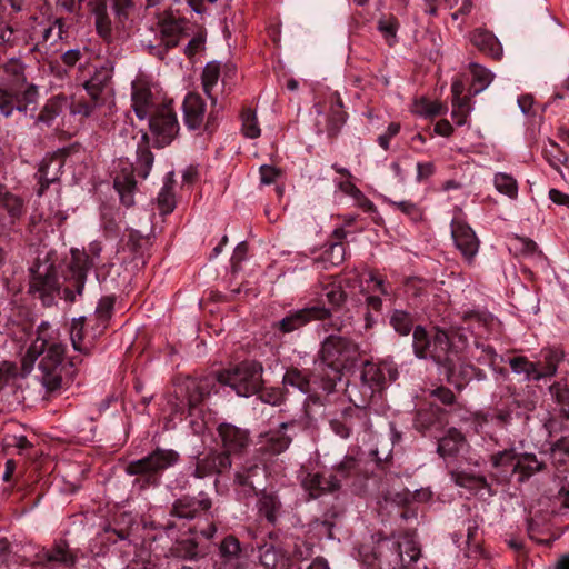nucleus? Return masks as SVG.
Returning <instances> with one entry per match:
<instances>
[{"label":"nucleus","mask_w":569,"mask_h":569,"mask_svg":"<svg viewBox=\"0 0 569 569\" xmlns=\"http://www.w3.org/2000/svg\"><path fill=\"white\" fill-rule=\"evenodd\" d=\"M420 557V548L409 538L403 542L382 539L377 542L371 556L365 557L370 569H402Z\"/></svg>","instance_id":"f257e3e1"},{"label":"nucleus","mask_w":569,"mask_h":569,"mask_svg":"<svg viewBox=\"0 0 569 569\" xmlns=\"http://www.w3.org/2000/svg\"><path fill=\"white\" fill-rule=\"evenodd\" d=\"M179 459L178 452L171 449H156L147 457L129 462L126 467L128 475L138 476L136 480L140 488L157 486L163 470L173 466Z\"/></svg>","instance_id":"f03ea898"},{"label":"nucleus","mask_w":569,"mask_h":569,"mask_svg":"<svg viewBox=\"0 0 569 569\" xmlns=\"http://www.w3.org/2000/svg\"><path fill=\"white\" fill-rule=\"evenodd\" d=\"M222 383L229 385L239 396L257 393L262 385V366L256 360L246 359L219 375Z\"/></svg>","instance_id":"7ed1b4c3"},{"label":"nucleus","mask_w":569,"mask_h":569,"mask_svg":"<svg viewBox=\"0 0 569 569\" xmlns=\"http://www.w3.org/2000/svg\"><path fill=\"white\" fill-rule=\"evenodd\" d=\"M39 98L38 88L34 84L22 87L0 84V113L9 118L14 111L27 113L36 109Z\"/></svg>","instance_id":"20e7f679"},{"label":"nucleus","mask_w":569,"mask_h":569,"mask_svg":"<svg viewBox=\"0 0 569 569\" xmlns=\"http://www.w3.org/2000/svg\"><path fill=\"white\" fill-rule=\"evenodd\" d=\"M149 127L159 147L169 144L179 131V124L171 106L163 104L149 117Z\"/></svg>","instance_id":"39448f33"},{"label":"nucleus","mask_w":569,"mask_h":569,"mask_svg":"<svg viewBox=\"0 0 569 569\" xmlns=\"http://www.w3.org/2000/svg\"><path fill=\"white\" fill-rule=\"evenodd\" d=\"M93 257L88 253H73L67 276V287L63 289L64 299L73 302L76 295H81L84 288L87 273L93 266Z\"/></svg>","instance_id":"423d86ee"},{"label":"nucleus","mask_w":569,"mask_h":569,"mask_svg":"<svg viewBox=\"0 0 569 569\" xmlns=\"http://www.w3.org/2000/svg\"><path fill=\"white\" fill-rule=\"evenodd\" d=\"M0 210L6 211L4 217L0 216V236L9 231L26 213L23 199L12 193L3 183H0Z\"/></svg>","instance_id":"0eeeda50"},{"label":"nucleus","mask_w":569,"mask_h":569,"mask_svg":"<svg viewBox=\"0 0 569 569\" xmlns=\"http://www.w3.org/2000/svg\"><path fill=\"white\" fill-rule=\"evenodd\" d=\"M398 371L393 362L389 359L370 358L362 363L361 379L370 386H379L386 381H395Z\"/></svg>","instance_id":"6e6552de"},{"label":"nucleus","mask_w":569,"mask_h":569,"mask_svg":"<svg viewBox=\"0 0 569 569\" xmlns=\"http://www.w3.org/2000/svg\"><path fill=\"white\" fill-rule=\"evenodd\" d=\"M67 358H41L38 363L37 378L48 390H56L61 387L63 377L69 373ZM70 367L72 362H68Z\"/></svg>","instance_id":"1a4fd4ad"},{"label":"nucleus","mask_w":569,"mask_h":569,"mask_svg":"<svg viewBox=\"0 0 569 569\" xmlns=\"http://www.w3.org/2000/svg\"><path fill=\"white\" fill-rule=\"evenodd\" d=\"M231 459L227 453H222L216 449L198 456L191 475L198 479H202L213 475H220L231 468Z\"/></svg>","instance_id":"9d476101"},{"label":"nucleus","mask_w":569,"mask_h":569,"mask_svg":"<svg viewBox=\"0 0 569 569\" xmlns=\"http://www.w3.org/2000/svg\"><path fill=\"white\" fill-rule=\"evenodd\" d=\"M451 237L466 261L471 263L478 253L480 244L475 231L465 222L453 219L451 222Z\"/></svg>","instance_id":"9b49d317"},{"label":"nucleus","mask_w":569,"mask_h":569,"mask_svg":"<svg viewBox=\"0 0 569 569\" xmlns=\"http://www.w3.org/2000/svg\"><path fill=\"white\" fill-rule=\"evenodd\" d=\"M302 487L310 498L316 499L340 490L341 480L333 472H309L302 480Z\"/></svg>","instance_id":"f8f14e48"},{"label":"nucleus","mask_w":569,"mask_h":569,"mask_svg":"<svg viewBox=\"0 0 569 569\" xmlns=\"http://www.w3.org/2000/svg\"><path fill=\"white\" fill-rule=\"evenodd\" d=\"M218 436L223 448V451L221 452L227 453L229 458L231 455L241 453L248 447L250 441L247 430L226 422L219 425Z\"/></svg>","instance_id":"ddd939ff"},{"label":"nucleus","mask_w":569,"mask_h":569,"mask_svg":"<svg viewBox=\"0 0 569 569\" xmlns=\"http://www.w3.org/2000/svg\"><path fill=\"white\" fill-rule=\"evenodd\" d=\"M330 317V311L325 307H309L303 308L300 310H297L295 312L289 313L287 317L281 319L278 322V328L284 332L289 333L292 332L305 325H307L309 321L316 319V320H322Z\"/></svg>","instance_id":"4468645a"},{"label":"nucleus","mask_w":569,"mask_h":569,"mask_svg":"<svg viewBox=\"0 0 569 569\" xmlns=\"http://www.w3.org/2000/svg\"><path fill=\"white\" fill-rule=\"evenodd\" d=\"M440 373L449 383L461 388L465 381L473 376V368L467 365L462 358H436Z\"/></svg>","instance_id":"2eb2a0df"},{"label":"nucleus","mask_w":569,"mask_h":569,"mask_svg":"<svg viewBox=\"0 0 569 569\" xmlns=\"http://www.w3.org/2000/svg\"><path fill=\"white\" fill-rule=\"evenodd\" d=\"M91 12L94 17L96 31L106 42H111L114 36L126 26H118L117 18L111 19L106 1L97 0L92 4Z\"/></svg>","instance_id":"dca6fc26"},{"label":"nucleus","mask_w":569,"mask_h":569,"mask_svg":"<svg viewBox=\"0 0 569 569\" xmlns=\"http://www.w3.org/2000/svg\"><path fill=\"white\" fill-rule=\"evenodd\" d=\"M243 563L239 540L232 535L227 536L219 545V569H242Z\"/></svg>","instance_id":"f3484780"},{"label":"nucleus","mask_w":569,"mask_h":569,"mask_svg":"<svg viewBox=\"0 0 569 569\" xmlns=\"http://www.w3.org/2000/svg\"><path fill=\"white\" fill-rule=\"evenodd\" d=\"M433 343V351L461 353L467 348V337L463 332L459 329H455L453 327L450 328L449 332L436 328Z\"/></svg>","instance_id":"a211bd4d"},{"label":"nucleus","mask_w":569,"mask_h":569,"mask_svg":"<svg viewBox=\"0 0 569 569\" xmlns=\"http://www.w3.org/2000/svg\"><path fill=\"white\" fill-rule=\"evenodd\" d=\"M131 99L134 113L140 120L149 118L158 108L150 88L141 81L132 83Z\"/></svg>","instance_id":"6ab92c4d"},{"label":"nucleus","mask_w":569,"mask_h":569,"mask_svg":"<svg viewBox=\"0 0 569 569\" xmlns=\"http://www.w3.org/2000/svg\"><path fill=\"white\" fill-rule=\"evenodd\" d=\"M367 413L359 408H348L342 412L340 419H332L330 426L336 435L348 438L350 432L359 425L367 428Z\"/></svg>","instance_id":"aec40b11"},{"label":"nucleus","mask_w":569,"mask_h":569,"mask_svg":"<svg viewBox=\"0 0 569 569\" xmlns=\"http://www.w3.org/2000/svg\"><path fill=\"white\" fill-rule=\"evenodd\" d=\"M111 78L112 69L107 64H102L99 68H96L91 78L84 82L83 87L90 99L93 100L96 104L102 103L103 91L110 83Z\"/></svg>","instance_id":"412c9836"},{"label":"nucleus","mask_w":569,"mask_h":569,"mask_svg":"<svg viewBox=\"0 0 569 569\" xmlns=\"http://www.w3.org/2000/svg\"><path fill=\"white\" fill-rule=\"evenodd\" d=\"M184 123L190 130L199 129L203 124L206 103L197 93H188L183 104Z\"/></svg>","instance_id":"4be33fe9"},{"label":"nucleus","mask_w":569,"mask_h":569,"mask_svg":"<svg viewBox=\"0 0 569 569\" xmlns=\"http://www.w3.org/2000/svg\"><path fill=\"white\" fill-rule=\"evenodd\" d=\"M62 167L63 162L60 158L51 157L42 160L36 173L39 182L38 196H42L51 183L59 180Z\"/></svg>","instance_id":"5701e85b"},{"label":"nucleus","mask_w":569,"mask_h":569,"mask_svg":"<svg viewBox=\"0 0 569 569\" xmlns=\"http://www.w3.org/2000/svg\"><path fill=\"white\" fill-rule=\"evenodd\" d=\"M48 326V322H42L39 326L40 336L31 343L26 356H63L66 353V346L56 339L44 337V330Z\"/></svg>","instance_id":"b1692460"},{"label":"nucleus","mask_w":569,"mask_h":569,"mask_svg":"<svg viewBox=\"0 0 569 569\" xmlns=\"http://www.w3.org/2000/svg\"><path fill=\"white\" fill-rule=\"evenodd\" d=\"M212 502L209 498H190L183 497L178 499L171 509V515L181 519H192L199 510L207 511L211 508Z\"/></svg>","instance_id":"393cba45"},{"label":"nucleus","mask_w":569,"mask_h":569,"mask_svg":"<svg viewBox=\"0 0 569 569\" xmlns=\"http://www.w3.org/2000/svg\"><path fill=\"white\" fill-rule=\"evenodd\" d=\"M508 361L516 373H523L527 379L538 380L552 376L557 370L555 363H548L543 368H538L536 363L528 361V358H508Z\"/></svg>","instance_id":"a878e982"},{"label":"nucleus","mask_w":569,"mask_h":569,"mask_svg":"<svg viewBox=\"0 0 569 569\" xmlns=\"http://www.w3.org/2000/svg\"><path fill=\"white\" fill-rule=\"evenodd\" d=\"M184 29V20L172 16L159 22V36L167 49L178 46Z\"/></svg>","instance_id":"bb28decb"},{"label":"nucleus","mask_w":569,"mask_h":569,"mask_svg":"<svg viewBox=\"0 0 569 569\" xmlns=\"http://www.w3.org/2000/svg\"><path fill=\"white\" fill-rule=\"evenodd\" d=\"M467 446L466 437L456 428L439 438L437 451L442 458L456 457Z\"/></svg>","instance_id":"cd10ccee"},{"label":"nucleus","mask_w":569,"mask_h":569,"mask_svg":"<svg viewBox=\"0 0 569 569\" xmlns=\"http://www.w3.org/2000/svg\"><path fill=\"white\" fill-rule=\"evenodd\" d=\"M547 427L551 436L558 437L553 452L562 451L569 457V415L550 419Z\"/></svg>","instance_id":"c85d7f7f"},{"label":"nucleus","mask_w":569,"mask_h":569,"mask_svg":"<svg viewBox=\"0 0 569 569\" xmlns=\"http://www.w3.org/2000/svg\"><path fill=\"white\" fill-rule=\"evenodd\" d=\"M472 44L481 52L492 57L500 58L502 47L493 33L485 29H476L470 37Z\"/></svg>","instance_id":"c756f323"},{"label":"nucleus","mask_w":569,"mask_h":569,"mask_svg":"<svg viewBox=\"0 0 569 569\" xmlns=\"http://www.w3.org/2000/svg\"><path fill=\"white\" fill-rule=\"evenodd\" d=\"M259 515L274 525L282 515V503L274 492L262 491L258 500Z\"/></svg>","instance_id":"7c9ffc66"},{"label":"nucleus","mask_w":569,"mask_h":569,"mask_svg":"<svg viewBox=\"0 0 569 569\" xmlns=\"http://www.w3.org/2000/svg\"><path fill=\"white\" fill-rule=\"evenodd\" d=\"M519 455H517L513 449L499 451L491 456V463L492 467L498 471L496 477L499 481H508L509 478L513 475L512 469H515V463Z\"/></svg>","instance_id":"2f4dec72"},{"label":"nucleus","mask_w":569,"mask_h":569,"mask_svg":"<svg viewBox=\"0 0 569 569\" xmlns=\"http://www.w3.org/2000/svg\"><path fill=\"white\" fill-rule=\"evenodd\" d=\"M441 415L442 411L439 407L430 406L426 409H420L416 413L413 421L415 428L422 433L433 429L438 430L443 425Z\"/></svg>","instance_id":"473e14b6"},{"label":"nucleus","mask_w":569,"mask_h":569,"mask_svg":"<svg viewBox=\"0 0 569 569\" xmlns=\"http://www.w3.org/2000/svg\"><path fill=\"white\" fill-rule=\"evenodd\" d=\"M41 559L47 562L57 563L63 567H73L77 557L71 552L69 546L64 541L57 542L51 549L43 550Z\"/></svg>","instance_id":"72a5a7b5"},{"label":"nucleus","mask_w":569,"mask_h":569,"mask_svg":"<svg viewBox=\"0 0 569 569\" xmlns=\"http://www.w3.org/2000/svg\"><path fill=\"white\" fill-rule=\"evenodd\" d=\"M543 467L545 463L539 461L533 453H522L519 455L515 463V469H512V473L519 475L518 480L522 482L536 472L542 470Z\"/></svg>","instance_id":"f704fd0d"},{"label":"nucleus","mask_w":569,"mask_h":569,"mask_svg":"<svg viewBox=\"0 0 569 569\" xmlns=\"http://www.w3.org/2000/svg\"><path fill=\"white\" fill-rule=\"evenodd\" d=\"M263 475V468L259 467L258 465H252L250 467L243 468L240 471H237L234 481L239 487L242 488L244 495H252L258 490L256 478Z\"/></svg>","instance_id":"c9c22d12"},{"label":"nucleus","mask_w":569,"mask_h":569,"mask_svg":"<svg viewBox=\"0 0 569 569\" xmlns=\"http://www.w3.org/2000/svg\"><path fill=\"white\" fill-rule=\"evenodd\" d=\"M356 352V345L340 336L328 337L321 348L320 356H343Z\"/></svg>","instance_id":"e433bc0d"},{"label":"nucleus","mask_w":569,"mask_h":569,"mask_svg":"<svg viewBox=\"0 0 569 569\" xmlns=\"http://www.w3.org/2000/svg\"><path fill=\"white\" fill-rule=\"evenodd\" d=\"M451 479L459 487L466 488L471 492H479L482 489H488L489 485L485 477L476 476L465 471L453 470L450 472Z\"/></svg>","instance_id":"4c0bfd02"},{"label":"nucleus","mask_w":569,"mask_h":569,"mask_svg":"<svg viewBox=\"0 0 569 569\" xmlns=\"http://www.w3.org/2000/svg\"><path fill=\"white\" fill-rule=\"evenodd\" d=\"M259 559L266 569H277L284 561V553L273 543L264 542L259 547Z\"/></svg>","instance_id":"58836bf2"},{"label":"nucleus","mask_w":569,"mask_h":569,"mask_svg":"<svg viewBox=\"0 0 569 569\" xmlns=\"http://www.w3.org/2000/svg\"><path fill=\"white\" fill-rule=\"evenodd\" d=\"M316 369L320 370L322 378L336 382L341 379L342 362L340 358H318Z\"/></svg>","instance_id":"ea45409f"},{"label":"nucleus","mask_w":569,"mask_h":569,"mask_svg":"<svg viewBox=\"0 0 569 569\" xmlns=\"http://www.w3.org/2000/svg\"><path fill=\"white\" fill-rule=\"evenodd\" d=\"M543 156L547 162L561 176H563L561 166L569 168L568 154L560 148L559 144L555 142H549V144L543 150Z\"/></svg>","instance_id":"a19ab883"},{"label":"nucleus","mask_w":569,"mask_h":569,"mask_svg":"<svg viewBox=\"0 0 569 569\" xmlns=\"http://www.w3.org/2000/svg\"><path fill=\"white\" fill-rule=\"evenodd\" d=\"M37 359L38 358H22L20 369L14 362L3 361L2 365L0 366V380H8L9 378H13L17 376L24 377L31 371L33 362Z\"/></svg>","instance_id":"79ce46f5"},{"label":"nucleus","mask_w":569,"mask_h":569,"mask_svg":"<svg viewBox=\"0 0 569 569\" xmlns=\"http://www.w3.org/2000/svg\"><path fill=\"white\" fill-rule=\"evenodd\" d=\"M220 78V63L217 61L208 62L202 72V87L204 93L211 99L212 103H217V99L212 97V89L217 86Z\"/></svg>","instance_id":"37998d69"},{"label":"nucleus","mask_w":569,"mask_h":569,"mask_svg":"<svg viewBox=\"0 0 569 569\" xmlns=\"http://www.w3.org/2000/svg\"><path fill=\"white\" fill-rule=\"evenodd\" d=\"M469 68L472 74L471 90L473 94H478L491 83L493 74L477 63H470Z\"/></svg>","instance_id":"c03bdc74"},{"label":"nucleus","mask_w":569,"mask_h":569,"mask_svg":"<svg viewBox=\"0 0 569 569\" xmlns=\"http://www.w3.org/2000/svg\"><path fill=\"white\" fill-rule=\"evenodd\" d=\"M287 427L286 423L281 425V429L274 432H271L267 437L266 441V450L273 455H279L288 449L291 438L286 436L283 429Z\"/></svg>","instance_id":"a18cd8bd"},{"label":"nucleus","mask_w":569,"mask_h":569,"mask_svg":"<svg viewBox=\"0 0 569 569\" xmlns=\"http://www.w3.org/2000/svg\"><path fill=\"white\" fill-rule=\"evenodd\" d=\"M493 184L496 190L510 199L518 197V183L510 174L498 172L495 174Z\"/></svg>","instance_id":"49530a36"},{"label":"nucleus","mask_w":569,"mask_h":569,"mask_svg":"<svg viewBox=\"0 0 569 569\" xmlns=\"http://www.w3.org/2000/svg\"><path fill=\"white\" fill-rule=\"evenodd\" d=\"M413 349L416 356H425L427 352L437 353L438 351H433L435 343L433 339L431 340L430 336L426 331V329L421 326H418L413 330Z\"/></svg>","instance_id":"de8ad7c7"},{"label":"nucleus","mask_w":569,"mask_h":569,"mask_svg":"<svg viewBox=\"0 0 569 569\" xmlns=\"http://www.w3.org/2000/svg\"><path fill=\"white\" fill-rule=\"evenodd\" d=\"M283 385L297 388L302 393L311 391L309 378L296 368H290L286 371Z\"/></svg>","instance_id":"09e8293b"},{"label":"nucleus","mask_w":569,"mask_h":569,"mask_svg":"<svg viewBox=\"0 0 569 569\" xmlns=\"http://www.w3.org/2000/svg\"><path fill=\"white\" fill-rule=\"evenodd\" d=\"M513 422L512 411L509 409H497L491 413H487L482 417V423H492L495 427L500 429L509 430V427Z\"/></svg>","instance_id":"8fccbe9b"},{"label":"nucleus","mask_w":569,"mask_h":569,"mask_svg":"<svg viewBox=\"0 0 569 569\" xmlns=\"http://www.w3.org/2000/svg\"><path fill=\"white\" fill-rule=\"evenodd\" d=\"M549 391L559 408V413L569 415V387L562 382H555Z\"/></svg>","instance_id":"3c124183"},{"label":"nucleus","mask_w":569,"mask_h":569,"mask_svg":"<svg viewBox=\"0 0 569 569\" xmlns=\"http://www.w3.org/2000/svg\"><path fill=\"white\" fill-rule=\"evenodd\" d=\"M23 71H24V66L20 60L12 59V60L8 61L4 64V72L8 76L12 77L11 82H8L9 86L24 88L27 84H29L27 82V78L24 77Z\"/></svg>","instance_id":"603ef678"},{"label":"nucleus","mask_w":569,"mask_h":569,"mask_svg":"<svg viewBox=\"0 0 569 569\" xmlns=\"http://www.w3.org/2000/svg\"><path fill=\"white\" fill-rule=\"evenodd\" d=\"M63 103H67L64 97H56L50 99L38 116V121L50 123L60 112Z\"/></svg>","instance_id":"864d4df0"},{"label":"nucleus","mask_w":569,"mask_h":569,"mask_svg":"<svg viewBox=\"0 0 569 569\" xmlns=\"http://www.w3.org/2000/svg\"><path fill=\"white\" fill-rule=\"evenodd\" d=\"M241 130L247 138L256 139L260 136L261 130L258 123V119L251 109L243 110L241 113Z\"/></svg>","instance_id":"5fc2aeb1"},{"label":"nucleus","mask_w":569,"mask_h":569,"mask_svg":"<svg viewBox=\"0 0 569 569\" xmlns=\"http://www.w3.org/2000/svg\"><path fill=\"white\" fill-rule=\"evenodd\" d=\"M111 8L118 26H127L134 3L133 0H111Z\"/></svg>","instance_id":"6e6d98bb"},{"label":"nucleus","mask_w":569,"mask_h":569,"mask_svg":"<svg viewBox=\"0 0 569 569\" xmlns=\"http://www.w3.org/2000/svg\"><path fill=\"white\" fill-rule=\"evenodd\" d=\"M177 557L184 560H197L202 557L198 550V543L194 539H184L179 541L174 547Z\"/></svg>","instance_id":"4d7b16f0"},{"label":"nucleus","mask_w":569,"mask_h":569,"mask_svg":"<svg viewBox=\"0 0 569 569\" xmlns=\"http://www.w3.org/2000/svg\"><path fill=\"white\" fill-rule=\"evenodd\" d=\"M346 122V113L342 111V102L338 98L331 107L329 124L327 128L329 136H336L341 126Z\"/></svg>","instance_id":"13d9d810"},{"label":"nucleus","mask_w":569,"mask_h":569,"mask_svg":"<svg viewBox=\"0 0 569 569\" xmlns=\"http://www.w3.org/2000/svg\"><path fill=\"white\" fill-rule=\"evenodd\" d=\"M153 154L146 146H138L137 149V171L138 174L146 179L153 164Z\"/></svg>","instance_id":"bf43d9fd"},{"label":"nucleus","mask_w":569,"mask_h":569,"mask_svg":"<svg viewBox=\"0 0 569 569\" xmlns=\"http://www.w3.org/2000/svg\"><path fill=\"white\" fill-rule=\"evenodd\" d=\"M390 325L398 333L402 336H407L412 329V320L410 315L402 310H396L391 315Z\"/></svg>","instance_id":"052dcab7"},{"label":"nucleus","mask_w":569,"mask_h":569,"mask_svg":"<svg viewBox=\"0 0 569 569\" xmlns=\"http://www.w3.org/2000/svg\"><path fill=\"white\" fill-rule=\"evenodd\" d=\"M463 321L468 322L469 329L477 330L480 333L482 328L487 329L493 323V318L489 315L470 311L463 315Z\"/></svg>","instance_id":"680f3d73"},{"label":"nucleus","mask_w":569,"mask_h":569,"mask_svg":"<svg viewBox=\"0 0 569 569\" xmlns=\"http://www.w3.org/2000/svg\"><path fill=\"white\" fill-rule=\"evenodd\" d=\"M357 471L358 461L353 457L346 456L330 472L337 475V478L342 481V479L353 476Z\"/></svg>","instance_id":"e2e57ef3"},{"label":"nucleus","mask_w":569,"mask_h":569,"mask_svg":"<svg viewBox=\"0 0 569 569\" xmlns=\"http://www.w3.org/2000/svg\"><path fill=\"white\" fill-rule=\"evenodd\" d=\"M157 203L160 212L162 214H168L173 211L176 207L174 196L172 191V187L168 183H166L162 189L160 190Z\"/></svg>","instance_id":"0e129e2a"},{"label":"nucleus","mask_w":569,"mask_h":569,"mask_svg":"<svg viewBox=\"0 0 569 569\" xmlns=\"http://www.w3.org/2000/svg\"><path fill=\"white\" fill-rule=\"evenodd\" d=\"M114 306V299L112 297H103L99 300L94 311V318L99 322V326L103 328L107 321L110 319Z\"/></svg>","instance_id":"69168bd1"},{"label":"nucleus","mask_w":569,"mask_h":569,"mask_svg":"<svg viewBox=\"0 0 569 569\" xmlns=\"http://www.w3.org/2000/svg\"><path fill=\"white\" fill-rule=\"evenodd\" d=\"M469 112L470 106L468 97H462V99H452L451 117L457 126H462L466 123Z\"/></svg>","instance_id":"338daca9"},{"label":"nucleus","mask_w":569,"mask_h":569,"mask_svg":"<svg viewBox=\"0 0 569 569\" xmlns=\"http://www.w3.org/2000/svg\"><path fill=\"white\" fill-rule=\"evenodd\" d=\"M399 23L396 18L380 19L378 21V30L381 32L389 46H392L397 40V31Z\"/></svg>","instance_id":"774afa93"}]
</instances>
